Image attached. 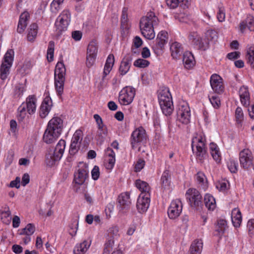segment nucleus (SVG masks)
<instances>
[{
    "mask_svg": "<svg viewBox=\"0 0 254 254\" xmlns=\"http://www.w3.org/2000/svg\"><path fill=\"white\" fill-rule=\"evenodd\" d=\"M240 56V53L239 52L235 51L229 53L227 55V58L230 60H235L238 59Z\"/></svg>",
    "mask_w": 254,
    "mask_h": 254,
    "instance_id": "obj_59",
    "label": "nucleus"
},
{
    "mask_svg": "<svg viewBox=\"0 0 254 254\" xmlns=\"http://www.w3.org/2000/svg\"><path fill=\"white\" fill-rule=\"evenodd\" d=\"M108 134V131L107 127L104 125L98 127V130L96 132V139L98 142L102 143L106 139Z\"/></svg>",
    "mask_w": 254,
    "mask_h": 254,
    "instance_id": "obj_31",
    "label": "nucleus"
},
{
    "mask_svg": "<svg viewBox=\"0 0 254 254\" xmlns=\"http://www.w3.org/2000/svg\"><path fill=\"white\" fill-rule=\"evenodd\" d=\"M150 193H140L139 195L136 202V208L140 213H143L147 210L150 205Z\"/></svg>",
    "mask_w": 254,
    "mask_h": 254,
    "instance_id": "obj_14",
    "label": "nucleus"
},
{
    "mask_svg": "<svg viewBox=\"0 0 254 254\" xmlns=\"http://www.w3.org/2000/svg\"><path fill=\"white\" fill-rule=\"evenodd\" d=\"M247 227L250 234L251 235H254V219H252L248 221Z\"/></svg>",
    "mask_w": 254,
    "mask_h": 254,
    "instance_id": "obj_61",
    "label": "nucleus"
},
{
    "mask_svg": "<svg viewBox=\"0 0 254 254\" xmlns=\"http://www.w3.org/2000/svg\"><path fill=\"white\" fill-rule=\"evenodd\" d=\"M82 33L80 31H74L72 32V38L75 41H79L82 37Z\"/></svg>",
    "mask_w": 254,
    "mask_h": 254,
    "instance_id": "obj_64",
    "label": "nucleus"
},
{
    "mask_svg": "<svg viewBox=\"0 0 254 254\" xmlns=\"http://www.w3.org/2000/svg\"><path fill=\"white\" fill-rule=\"evenodd\" d=\"M20 178L19 177H17L16 179L12 181L10 184L9 187L11 188H16L19 189L20 188Z\"/></svg>",
    "mask_w": 254,
    "mask_h": 254,
    "instance_id": "obj_62",
    "label": "nucleus"
},
{
    "mask_svg": "<svg viewBox=\"0 0 254 254\" xmlns=\"http://www.w3.org/2000/svg\"><path fill=\"white\" fill-rule=\"evenodd\" d=\"M87 54L96 56L98 52L97 43L95 41H92L88 46Z\"/></svg>",
    "mask_w": 254,
    "mask_h": 254,
    "instance_id": "obj_43",
    "label": "nucleus"
},
{
    "mask_svg": "<svg viewBox=\"0 0 254 254\" xmlns=\"http://www.w3.org/2000/svg\"><path fill=\"white\" fill-rule=\"evenodd\" d=\"M114 56L113 54H110L106 60L104 69L103 71V75L102 80L104 81L106 76L109 74L112 70V67L114 64Z\"/></svg>",
    "mask_w": 254,
    "mask_h": 254,
    "instance_id": "obj_29",
    "label": "nucleus"
},
{
    "mask_svg": "<svg viewBox=\"0 0 254 254\" xmlns=\"http://www.w3.org/2000/svg\"><path fill=\"white\" fill-rule=\"evenodd\" d=\"M186 196L191 207L196 208L202 205V197L199 191L196 189L194 188L189 189L186 192Z\"/></svg>",
    "mask_w": 254,
    "mask_h": 254,
    "instance_id": "obj_9",
    "label": "nucleus"
},
{
    "mask_svg": "<svg viewBox=\"0 0 254 254\" xmlns=\"http://www.w3.org/2000/svg\"><path fill=\"white\" fill-rule=\"evenodd\" d=\"M105 154L108 161L106 167L108 169H111L113 168L115 163V153L112 148L108 147L105 150Z\"/></svg>",
    "mask_w": 254,
    "mask_h": 254,
    "instance_id": "obj_28",
    "label": "nucleus"
},
{
    "mask_svg": "<svg viewBox=\"0 0 254 254\" xmlns=\"http://www.w3.org/2000/svg\"><path fill=\"white\" fill-rule=\"evenodd\" d=\"M209 100L214 108H219L220 105V100L218 96L213 95L211 97H209Z\"/></svg>",
    "mask_w": 254,
    "mask_h": 254,
    "instance_id": "obj_51",
    "label": "nucleus"
},
{
    "mask_svg": "<svg viewBox=\"0 0 254 254\" xmlns=\"http://www.w3.org/2000/svg\"><path fill=\"white\" fill-rule=\"evenodd\" d=\"M166 3L171 8H176L180 4L178 0H166Z\"/></svg>",
    "mask_w": 254,
    "mask_h": 254,
    "instance_id": "obj_60",
    "label": "nucleus"
},
{
    "mask_svg": "<svg viewBox=\"0 0 254 254\" xmlns=\"http://www.w3.org/2000/svg\"><path fill=\"white\" fill-rule=\"evenodd\" d=\"M239 95L241 103L243 106L248 107L250 105V94L248 88L244 86L241 87L239 90Z\"/></svg>",
    "mask_w": 254,
    "mask_h": 254,
    "instance_id": "obj_25",
    "label": "nucleus"
},
{
    "mask_svg": "<svg viewBox=\"0 0 254 254\" xmlns=\"http://www.w3.org/2000/svg\"><path fill=\"white\" fill-rule=\"evenodd\" d=\"M145 165V161L141 159H138V160L137 161L136 164L135 165L134 169L135 171L136 172H139L140 171Z\"/></svg>",
    "mask_w": 254,
    "mask_h": 254,
    "instance_id": "obj_56",
    "label": "nucleus"
},
{
    "mask_svg": "<svg viewBox=\"0 0 254 254\" xmlns=\"http://www.w3.org/2000/svg\"><path fill=\"white\" fill-rule=\"evenodd\" d=\"M30 68V64L27 62L25 63L23 66L19 69L18 71L21 75H25L28 73Z\"/></svg>",
    "mask_w": 254,
    "mask_h": 254,
    "instance_id": "obj_52",
    "label": "nucleus"
},
{
    "mask_svg": "<svg viewBox=\"0 0 254 254\" xmlns=\"http://www.w3.org/2000/svg\"><path fill=\"white\" fill-rule=\"evenodd\" d=\"M235 118L238 127H242L244 120V114L241 107H238L236 108L235 112Z\"/></svg>",
    "mask_w": 254,
    "mask_h": 254,
    "instance_id": "obj_39",
    "label": "nucleus"
},
{
    "mask_svg": "<svg viewBox=\"0 0 254 254\" xmlns=\"http://www.w3.org/2000/svg\"><path fill=\"white\" fill-rule=\"evenodd\" d=\"M183 62L186 68H190L195 63L194 58L190 52L187 51L183 54Z\"/></svg>",
    "mask_w": 254,
    "mask_h": 254,
    "instance_id": "obj_32",
    "label": "nucleus"
},
{
    "mask_svg": "<svg viewBox=\"0 0 254 254\" xmlns=\"http://www.w3.org/2000/svg\"><path fill=\"white\" fill-rule=\"evenodd\" d=\"M149 64V62L147 60L142 59H138L134 61L133 65L137 67L144 68L148 66Z\"/></svg>",
    "mask_w": 254,
    "mask_h": 254,
    "instance_id": "obj_48",
    "label": "nucleus"
},
{
    "mask_svg": "<svg viewBox=\"0 0 254 254\" xmlns=\"http://www.w3.org/2000/svg\"><path fill=\"white\" fill-rule=\"evenodd\" d=\"M188 38L192 45L197 46L200 50L204 51L208 47L209 42L206 41H203L196 32H190Z\"/></svg>",
    "mask_w": 254,
    "mask_h": 254,
    "instance_id": "obj_13",
    "label": "nucleus"
},
{
    "mask_svg": "<svg viewBox=\"0 0 254 254\" xmlns=\"http://www.w3.org/2000/svg\"><path fill=\"white\" fill-rule=\"evenodd\" d=\"M147 139V135L145 129L142 127L135 129L131 133L130 142L131 148L135 149L139 148L141 143H144Z\"/></svg>",
    "mask_w": 254,
    "mask_h": 254,
    "instance_id": "obj_6",
    "label": "nucleus"
},
{
    "mask_svg": "<svg viewBox=\"0 0 254 254\" xmlns=\"http://www.w3.org/2000/svg\"><path fill=\"white\" fill-rule=\"evenodd\" d=\"M205 36L207 41H215L217 39L218 34L216 31L211 29L207 31Z\"/></svg>",
    "mask_w": 254,
    "mask_h": 254,
    "instance_id": "obj_47",
    "label": "nucleus"
},
{
    "mask_svg": "<svg viewBox=\"0 0 254 254\" xmlns=\"http://www.w3.org/2000/svg\"><path fill=\"white\" fill-rule=\"evenodd\" d=\"M248 28L250 31H254V17L250 15L240 24V30L242 33H244L245 30Z\"/></svg>",
    "mask_w": 254,
    "mask_h": 254,
    "instance_id": "obj_23",
    "label": "nucleus"
},
{
    "mask_svg": "<svg viewBox=\"0 0 254 254\" xmlns=\"http://www.w3.org/2000/svg\"><path fill=\"white\" fill-rule=\"evenodd\" d=\"M118 207L120 211L128 209L130 205L129 193L127 192L122 193L118 196Z\"/></svg>",
    "mask_w": 254,
    "mask_h": 254,
    "instance_id": "obj_20",
    "label": "nucleus"
},
{
    "mask_svg": "<svg viewBox=\"0 0 254 254\" xmlns=\"http://www.w3.org/2000/svg\"><path fill=\"white\" fill-rule=\"evenodd\" d=\"M232 221L234 226L236 228L239 227L242 222V215L240 210L238 208H234L231 214Z\"/></svg>",
    "mask_w": 254,
    "mask_h": 254,
    "instance_id": "obj_35",
    "label": "nucleus"
},
{
    "mask_svg": "<svg viewBox=\"0 0 254 254\" xmlns=\"http://www.w3.org/2000/svg\"><path fill=\"white\" fill-rule=\"evenodd\" d=\"M182 210V204L181 200L177 199L172 201L168 209V214L170 218L175 219L178 217Z\"/></svg>",
    "mask_w": 254,
    "mask_h": 254,
    "instance_id": "obj_16",
    "label": "nucleus"
},
{
    "mask_svg": "<svg viewBox=\"0 0 254 254\" xmlns=\"http://www.w3.org/2000/svg\"><path fill=\"white\" fill-rule=\"evenodd\" d=\"M191 147L193 151H194V148H196V159L200 162H202L207 156L205 144L202 141V138H198L197 137L193 138L192 140Z\"/></svg>",
    "mask_w": 254,
    "mask_h": 254,
    "instance_id": "obj_7",
    "label": "nucleus"
},
{
    "mask_svg": "<svg viewBox=\"0 0 254 254\" xmlns=\"http://www.w3.org/2000/svg\"><path fill=\"white\" fill-rule=\"evenodd\" d=\"M25 228L27 230L28 236L32 235L35 231V227L34 225L32 223L28 224Z\"/></svg>",
    "mask_w": 254,
    "mask_h": 254,
    "instance_id": "obj_63",
    "label": "nucleus"
},
{
    "mask_svg": "<svg viewBox=\"0 0 254 254\" xmlns=\"http://www.w3.org/2000/svg\"><path fill=\"white\" fill-rule=\"evenodd\" d=\"M66 69L63 62L57 63L55 70V86L58 95L61 97L64 92Z\"/></svg>",
    "mask_w": 254,
    "mask_h": 254,
    "instance_id": "obj_4",
    "label": "nucleus"
},
{
    "mask_svg": "<svg viewBox=\"0 0 254 254\" xmlns=\"http://www.w3.org/2000/svg\"><path fill=\"white\" fill-rule=\"evenodd\" d=\"M63 153L58 152L54 149L46 156V163L49 167H52L56 164L62 158Z\"/></svg>",
    "mask_w": 254,
    "mask_h": 254,
    "instance_id": "obj_19",
    "label": "nucleus"
},
{
    "mask_svg": "<svg viewBox=\"0 0 254 254\" xmlns=\"http://www.w3.org/2000/svg\"><path fill=\"white\" fill-rule=\"evenodd\" d=\"M132 59V56L130 55H127L124 58L119 68V72L121 75H124L128 72Z\"/></svg>",
    "mask_w": 254,
    "mask_h": 254,
    "instance_id": "obj_22",
    "label": "nucleus"
},
{
    "mask_svg": "<svg viewBox=\"0 0 254 254\" xmlns=\"http://www.w3.org/2000/svg\"><path fill=\"white\" fill-rule=\"evenodd\" d=\"M158 101L163 113L166 116L170 115L173 111L172 98L168 88H164L159 91Z\"/></svg>",
    "mask_w": 254,
    "mask_h": 254,
    "instance_id": "obj_3",
    "label": "nucleus"
},
{
    "mask_svg": "<svg viewBox=\"0 0 254 254\" xmlns=\"http://www.w3.org/2000/svg\"><path fill=\"white\" fill-rule=\"evenodd\" d=\"M51 102V99L49 98L44 99L40 108L39 115L41 118H45L48 115L51 109V105L49 104Z\"/></svg>",
    "mask_w": 254,
    "mask_h": 254,
    "instance_id": "obj_24",
    "label": "nucleus"
},
{
    "mask_svg": "<svg viewBox=\"0 0 254 254\" xmlns=\"http://www.w3.org/2000/svg\"><path fill=\"white\" fill-rule=\"evenodd\" d=\"M70 20V13L67 10H64L57 18L55 22L56 30L58 33H61L66 30Z\"/></svg>",
    "mask_w": 254,
    "mask_h": 254,
    "instance_id": "obj_10",
    "label": "nucleus"
},
{
    "mask_svg": "<svg viewBox=\"0 0 254 254\" xmlns=\"http://www.w3.org/2000/svg\"><path fill=\"white\" fill-rule=\"evenodd\" d=\"M91 240H84L82 243L77 244L74 249L75 254H84L91 245Z\"/></svg>",
    "mask_w": 254,
    "mask_h": 254,
    "instance_id": "obj_34",
    "label": "nucleus"
},
{
    "mask_svg": "<svg viewBox=\"0 0 254 254\" xmlns=\"http://www.w3.org/2000/svg\"><path fill=\"white\" fill-rule=\"evenodd\" d=\"M83 138V132L80 129L76 130L71 139L69 153L71 155H74L78 151L80 143Z\"/></svg>",
    "mask_w": 254,
    "mask_h": 254,
    "instance_id": "obj_12",
    "label": "nucleus"
},
{
    "mask_svg": "<svg viewBox=\"0 0 254 254\" xmlns=\"http://www.w3.org/2000/svg\"><path fill=\"white\" fill-rule=\"evenodd\" d=\"M227 228V224L225 220L220 219L218 221L217 225L215 227V231L218 232L219 235H222L224 233Z\"/></svg>",
    "mask_w": 254,
    "mask_h": 254,
    "instance_id": "obj_41",
    "label": "nucleus"
},
{
    "mask_svg": "<svg viewBox=\"0 0 254 254\" xmlns=\"http://www.w3.org/2000/svg\"><path fill=\"white\" fill-rule=\"evenodd\" d=\"M96 57L95 56L87 54L86 64L87 67H90L93 65Z\"/></svg>",
    "mask_w": 254,
    "mask_h": 254,
    "instance_id": "obj_54",
    "label": "nucleus"
},
{
    "mask_svg": "<svg viewBox=\"0 0 254 254\" xmlns=\"http://www.w3.org/2000/svg\"><path fill=\"white\" fill-rule=\"evenodd\" d=\"M190 110L187 103L180 105L177 111V120L183 124L187 125L190 122Z\"/></svg>",
    "mask_w": 254,
    "mask_h": 254,
    "instance_id": "obj_11",
    "label": "nucleus"
},
{
    "mask_svg": "<svg viewBox=\"0 0 254 254\" xmlns=\"http://www.w3.org/2000/svg\"><path fill=\"white\" fill-rule=\"evenodd\" d=\"M14 52L12 49H9L4 56L0 68V77L2 80H5L9 74V70L14 59Z\"/></svg>",
    "mask_w": 254,
    "mask_h": 254,
    "instance_id": "obj_5",
    "label": "nucleus"
},
{
    "mask_svg": "<svg viewBox=\"0 0 254 254\" xmlns=\"http://www.w3.org/2000/svg\"><path fill=\"white\" fill-rule=\"evenodd\" d=\"M38 26L36 23L31 24L28 28L27 40L30 42H33L36 39L38 33Z\"/></svg>",
    "mask_w": 254,
    "mask_h": 254,
    "instance_id": "obj_36",
    "label": "nucleus"
},
{
    "mask_svg": "<svg viewBox=\"0 0 254 254\" xmlns=\"http://www.w3.org/2000/svg\"><path fill=\"white\" fill-rule=\"evenodd\" d=\"M161 188L163 191L169 190L171 189V175L168 171L163 172L161 178Z\"/></svg>",
    "mask_w": 254,
    "mask_h": 254,
    "instance_id": "obj_27",
    "label": "nucleus"
},
{
    "mask_svg": "<svg viewBox=\"0 0 254 254\" xmlns=\"http://www.w3.org/2000/svg\"><path fill=\"white\" fill-rule=\"evenodd\" d=\"M65 141L63 139H61L57 144L55 149L58 152H61L64 154L65 147Z\"/></svg>",
    "mask_w": 254,
    "mask_h": 254,
    "instance_id": "obj_49",
    "label": "nucleus"
},
{
    "mask_svg": "<svg viewBox=\"0 0 254 254\" xmlns=\"http://www.w3.org/2000/svg\"><path fill=\"white\" fill-rule=\"evenodd\" d=\"M27 111L25 110L24 107L20 106L18 108V114L17 118L18 121L20 123L24 121L27 116Z\"/></svg>",
    "mask_w": 254,
    "mask_h": 254,
    "instance_id": "obj_46",
    "label": "nucleus"
},
{
    "mask_svg": "<svg viewBox=\"0 0 254 254\" xmlns=\"http://www.w3.org/2000/svg\"><path fill=\"white\" fill-rule=\"evenodd\" d=\"M92 178L94 180L98 179L100 176L99 168L98 166H95L91 171Z\"/></svg>",
    "mask_w": 254,
    "mask_h": 254,
    "instance_id": "obj_55",
    "label": "nucleus"
},
{
    "mask_svg": "<svg viewBox=\"0 0 254 254\" xmlns=\"http://www.w3.org/2000/svg\"><path fill=\"white\" fill-rule=\"evenodd\" d=\"M247 63L250 64L251 67L254 69V47H250L247 53L246 56Z\"/></svg>",
    "mask_w": 254,
    "mask_h": 254,
    "instance_id": "obj_40",
    "label": "nucleus"
},
{
    "mask_svg": "<svg viewBox=\"0 0 254 254\" xmlns=\"http://www.w3.org/2000/svg\"><path fill=\"white\" fill-rule=\"evenodd\" d=\"M114 246V240L111 237H110L104 245L103 254H110L113 250Z\"/></svg>",
    "mask_w": 254,
    "mask_h": 254,
    "instance_id": "obj_42",
    "label": "nucleus"
},
{
    "mask_svg": "<svg viewBox=\"0 0 254 254\" xmlns=\"http://www.w3.org/2000/svg\"><path fill=\"white\" fill-rule=\"evenodd\" d=\"M135 185L137 188L141 191V193H143V194L150 193V187L147 182L140 180H137L135 182Z\"/></svg>",
    "mask_w": 254,
    "mask_h": 254,
    "instance_id": "obj_37",
    "label": "nucleus"
},
{
    "mask_svg": "<svg viewBox=\"0 0 254 254\" xmlns=\"http://www.w3.org/2000/svg\"><path fill=\"white\" fill-rule=\"evenodd\" d=\"M217 19L219 21L223 22L225 20V13L224 12V9L223 7H219V11L217 13Z\"/></svg>",
    "mask_w": 254,
    "mask_h": 254,
    "instance_id": "obj_58",
    "label": "nucleus"
},
{
    "mask_svg": "<svg viewBox=\"0 0 254 254\" xmlns=\"http://www.w3.org/2000/svg\"><path fill=\"white\" fill-rule=\"evenodd\" d=\"M135 95V89L131 86H126L120 91L119 100L124 105L130 104L133 101Z\"/></svg>",
    "mask_w": 254,
    "mask_h": 254,
    "instance_id": "obj_8",
    "label": "nucleus"
},
{
    "mask_svg": "<svg viewBox=\"0 0 254 254\" xmlns=\"http://www.w3.org/2000/svg\"><path fill=\"white\" fill-rule=\"evenodd\" d=\"M29 18V14L27 12H24L20 15L18 23L17 31L19 33H22L27 25V21Z\"/></svg>",
    "mask_w": 254,
    "mask_h": 254,
    "instance_id": "obj_26",
    "label": "nucleus"
},
{
    "mask_svg": "<svg viewBox=\"0 0 254 254\" xmlns=\"http://www.w3.org/2000/svg\"><path fill=\"white\" fill-rule=\"evenodd\" d=\"M171 55L173 59H177L183 52V48L180 43L174 42L170 46Z\"/></svg>",
    "mask_w": 254,
    "mask_h": 254,
    "instance_id": "obj_33",
    "label": "nucleus"
},
{
    "mask_svg": "<svg viewBox=\"0 0 254 254\" xmlns=\"http://www.w3.org/2000/svg\"><path fill=\"white\" fill-rule=\"evenodd\" d=\"M167 42L168 33L165 31H161L158 33L155 43L153 46V48L155 52L157 51H162ZM157 52H159V51H157Z\"/></svg>",
    "mask_w": 254,
    "mask_h": 254,
    "instance_id": "obj_17",
    "label": "nucleus"
},
{
    "mask_svg": "<svg viewBox=\"0 0 254 254\" xmlns=\"http://www.w3.org/2000/svg\"><path fill=\"white\" fill-rule=\"evenodd\" d=\"M142 41L141 39L138 36H136L133 40V46L131 48L132 52L134 53H136V52L135 51H134L133 47H135V48H138L139 47H140L142 45Z\"/></svg>",
    "mask_w": 254,
    "mask_h": 254,
    "instance_id": "obj_53",
    "label": "nucleus"
},
{
    "mask_svg": "<svg viewBox=\"0 0 254 254\" xmlns=\"http://www.w3.org/2000/svg\"><path fill=\"white\" fill-rule=\"evenodd\" d=\"M63 129V121L58 117H53L47 125L43 139L47 144L54 143L60 137Z\"/></svg>",
    "mask_w": 254,
    "mask_h": 254,
    "instance_id": "obj_1",
    "label": "nucleus"
},
{
    "mask_svg": "<svg viewBox=\"0 0 254 254\" xmlns=\"http://www.w3.org/2000/svg\"><path fill=\"white\" fill-rule=\"evenodd\" d=\"M159 23L158 17L153 12H149L140 20V29L142 35L146 39L152 40L155 37L154 27Z\"/></svg>",
    "mask_w": 254,
    "mask_h": 254,
    "instance_id": "obj_2",
    "label": "nucleus"
},
{
    "mask_svg": "<svg viewBox=\"0 0 254 254\" xmlns=\"http://www.w3.org/2000/svg\"><path fill=\"white\" fill-rule=\"evenodd\" d=\"M228 167L231 173H235L238 170V163L234 160H231L228 163Z\"/></svg>",
    "mask_w": 254,
    "mask_h": 254,
    "instance_id": "obj_50",
    "label": "nucleus"
},
{
    "mask_svg": "<svg viewBox=\"0 0 254 254\" xmlns=\"http://www.w3.org/2000/svg\"><path fill=\"white\" fill-rule=\"evenodd\" d=\"M210 83L213 90L216 93L221 94L224 90L223 79L218 74H212L210 79Z\"/></svg>",
    "mask_w": 254,
    "mask_h": 254,
    "instance_id": "obj_15",
    "label": "nucleus"
},
{
    "mask_svg": "<svg viewBox=\"0 0 254 254\" xmlns=\"http://www.w3.org/2000/svg\"><path fill=\"white\" fill-rule=\"evenodd\" d=\"M127 9L126 7H124L122 10V14L121 16V27L123 29H127L128 28L127 26Z\"/></svg>",
    "mask_w": 254,
    "mask_h": 254,
    "instance_id": "obj_44",
    "label": "nucleus"
},
{
    "mask_svg": "<svg viewBox=\"0 0 254 254\" xmlns=\"http://www.w3.org/2000/svg\"><path fill=\"white\" fill-rule=\"evenodd\" d=\"M202 248V241L201 240H195L190 246V254H201Z\"/></svg>",
    "mask_w": 254,
    "mask_h": 254,
    "instance_id": "obj_30",
    "label": "nucleus"
},
{
    "mask_svg": "<svg viewBox=\"0 0 254 254\" xmlns=\"http://www.w3.org/2000/svg\"><path fill=\"white\" fill-rule=\"evenodd\" d=\"M88 177V171L86 167L78 169L74 174V181L78 185H83Z\"/></svg>",
    "mask_w": 254,
    "mask_h": 254,
    "instance_id": "obj_21",
    "label": "nucleus"
},
{
    "mask_svg": "<svg viewBox=\"0 0 254 254\" xmlns=\"http://www.w3.org/2000/svg\"><path fill=\"white\" fill-rule=\"evenodd\" d=\"M204 201L205 206L209 210H214L216 207V202L213 196L209 194H206L204 196Z\"/></svg>",
    "mask_w": 254,
    "mask_h": 254,
    "instance_id": "obj_38",
    "label": "nucleus"
},
{
    "mask_svg": "<svg viewBox=\"0 0 254 254\" xmlns=\"http://www.w3.org/2000/svg\"><path fill=\"white\" fill-rule=\"evenodd\" d=\"M37 99L35 95H32L29 96L26 99L25 102H23L20 105L23 107L27 113L32 115L35 113L36 110Z\"/></svg>",
    "mask_w": 254,
    "mask_h": 254,
    "instance_id": "obj_18",
    "label": "nucleus"
},
{
    "mask_svg": "<svg viewBox=\"0 0 254 254\" xmlns=\"http://www.w3.org/2000/svg\"><path fill=\"white\" fill-rule=\"evenodd\" d=\"M14 153L12 150H10L8 152L7 156L6 158L5 163L7 165H10L13 160L14 158Z\"/></svg>",
    "mask_w": 254,
    "mask_h": 254,
    "instance_id": "obj_57",
    "label": "nucleus"
},
{
    "mask_svg": "<svg viewBox=\"0 0 254 254\" xmlns=\"http://www.w3.org/2000/svg\"><path fill=\"white\" fill-rule=\"evenodd\" d=\"M54 48L55 42L53 41H50L47 50V59L49 62H51L53 60Z\"/></svg>",
    "mask_w": 254,
    "mask_h": 254,
    "instance_id": "obj_45",
    "label": "nucleus"
}]
</instances>
